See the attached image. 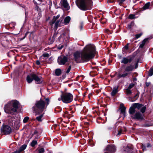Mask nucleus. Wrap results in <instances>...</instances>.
<instances>
[{
    "mask_svg": "<svg viewBox=\"0 0 153 153\" xmlns=\"http://www.w3.org/2000/svg\"><path fill=\"white\" fill-rule=\"evenodd\" d=\"M95 51V48L94 45H88L84 48L81 52L77 51L74 54V60L77 63L88 62L94 58Z\"/></svg>",
    "mask_w": 153,
    "mask_h": 153,
    "instance_id": "f257e3e1",
    "label": "nucleus"
},
{
    "mask_svg": "<svg viewBox=\"0 0 153 153\" xmlns=\"http://www.w3.org/2000/svg\"><path fill=\"white\" fill-rule=\"evenodd\" d=\"M19 103L16 100H12L5 105L4 110L5 113L13 114L16 112L18 108Z\"/></svg>",
    "mask_w": 153,
    "mask_h": 153,
    "instance_id": "f03ea898",
    "label": "nucleus"
},
{
    "mask_svg": "<svg viewBox=\"0 0 153 153\" xmlns=\"http://www.w3.org/2000/svg\"><path fill=\"white\" fill-rule=\"evenodd\" d=\"M76 3L80 9L85 10L91 9L92 1L91 0H76Z\"/></svg>",
    "mask_w": 153,
    "mask_h": 153,
    "instance_id": "7ed1b4c3",
    "label": "nucleus"
},
{
    "mask_svg": "<svg viewBox=\"0 0 153 153\" xmlns=\"http://www.w3.org/2000/svg\"><path fill=\"white\" fill-rule=\"evenodd\" d=\"M46 108L45 103L42 100L36 101L35 103V106L33 108L36 115L42 113Z\"/></svg>",
    "mask_w": 153,
    "mask_h": 153,
    "instance_id": "20e7f679",
    "label": "nucleus"
},
{
    "mask_svg": "<svg viewBox=\"0 0 153 153\" xmlns=\"http://www.w3.org/2000/svg\"><path fill=\"white\" fill-rule=\"evenodd\" d=\"M73 99V95L67 92L62 93L58 100L59 101L62 100L64 103H68L71 102Z\"/></svg>",
    "mask_w": 153,
    "mask_h": 153,
    "instance_id": "39448f33",
    "label": "nucleus"
},
{
    "mask_svg": "<svg viewBox=\"0 0 153 153\" xmlns=\"http://www.w3.org/2000/svg\"><path fill=\"white\" fill-rule=\"evenodd\" d=\"M135 108L130 107L129 112L131 117L132 119L137 120H143V115L139 112H135Z\"/></svg>",
    "mask_w": 153,
    "mask_h": 153,
    "instance_id": "423d86ee",
    "label": "nucleus"
},
{
    "mask_svg": "<svg viewBox=\"0 0 153 153\" xmlns=\"http://www.w3.org/2000/svg\"><path fill=\"white\" fill-rule=\"evenodd\" d=\"M33 79L37 84L41 83L43 81L41 77L38 76L35 74H32L30 75L27 76V81L28 83L31 82Z\"/></svg>",
    "mask_w": 153,
    "mask_h": 153,
    "instance_id": "0eeeda50",
    "label": "nucleus"
},
{
    "mask_svg": "<svg viewBox=\"0 0 153 153\" xmlns=\"http://www.w3.org/2000/svg\"><path fill=\"white\" fill-rule=\"evenodd\" d=\"M59 17L60 15H57L56 17L55 16L53 17V19L49 23L52 27L54 24L55 28H57L60 22L59 20H58Z\"/></svg>",
    "mask_w": 153,
    "mask_h": 153,
    "instance_id": "6e6552de",
    "label": "nucleus"
},
{
    "mask_svg": "<svg viewBox=\"0 0 153 153\" xmlns=\"http://www.w3.org/2000/svg\"><path fill=\"white\" fill-rule=\"evenodd\" d=\"M57 61L59 65H64L68 61V58L65 56L62 55L58 57Z\"/></svg>",
    "mask_w": 153,
    "mask_h": 153,
    "instance_id": "1a4fd4ad",
    "label": "nucleus"
},
{
    "mask_svg": "<svg viewBox=\"0 0 153 153\" xmlns=\"http://www.w3.org/2000/svg\"><path fill=\"white\" fill-rule=\"evenodd\" d=\"M60 6L65 10H68L70 9V6L67 0H61Z\"/></svg>",
    "mask_w": 153,
    "mask_h": 153,
    "instance_id": "9d476101",
    "label": "nucleus"
},
{
    "mask_svg": "<svg viewBox=\"0 0 153 153\" xmlns=\"http://www.w3.org/2000/svg\"><path fill=\"white\" fill-rule=\"evenodd\" d=\"M2 131L5 134H8L11 132L12 130L11 127L7 125H5L3 126L1 129Z\"/></svg>",
    "mask_w": 153,
    "mask_h": 153,
    "instance_id": "9b49d317",
    "label": "nucleus"
},
{
    "mask_svg": "<svg viewBox=\"0 0 153 153\" xmlns=\"http://www.w3.org/2000/svg\"><path fill=\"white\" fill-rule=\"evenodd\" d=\"M106 149L111 153L115 152L116 150L115 147L113 145L108 146L106 148Z\"/></svg>",
    "mask_w": 153,
    "mask_h": 153,
    "instance_id": "f8f14e48",
    "label": "nucleus"
},
{
    "mask_svg": "<svg viewBox=\"0 0 153 153\" xmlns=\"http://www.w3.org/2000/svg\"><path fill=\"white\" fill-rule=\"evenodd\" d=\"M27 146V145H26L24 144L22 145L19 148L17 149L16 151L12 153H20L26 149Z\"/></svg>",
    "mask_w": 153,
    "mask_h": 153,
    "instance_id": "ddd939ff",
    "label": "nucleus"
},
{
    "mask_svg": "<svg viewBox=\"0 0 153 153\" xmlns=\"http://www.w3.org/2000/svg\"><path fill=\"white\" fill-rule=\"evenodd\" d=\"M132 59L129 57H124L123 58L122 60L121 61V62L123 63L124 64H126L128 62L130 63L132 61Z\"/></svg>",
    "mask_w": 153,
    "mask_h": 153,
    "instance_id": "4468645a",
    "label": "nucleus"
},
{
    "mask_svg": "<svg viewBox=\"0 0 153 153\" xmlns=\"http://www.w3.org/2000/svg\"><path fill=\"white\" fill-rule=\"evenodd\" d=\"M113 132L114 133L118 132L117 135H120L122 134V130L119 127H117V126H115L114 127Z\"/></svg>",
    "mask_w": 153,
    "mask_h": 153,
    "instance_id": "2eb2a0df",
    "label": "nucleus"
},
{
    "mask_svg": "<svg viewBox=\"0 0 153 153\" xmlns=\"http://www.w3.org/2000/svg\"><path fill=\"white\" fill-rule=\"evenodd\" d=\"M134 69V67L133 64H131L130 65L127 66L125 69V71L128 72L132 71Z\"/></svg>",
    "mask_w": 153,
    "mask_h": 153,
    "instance_id": "dca6fc26",
    "label": "nucleus"
},
{
    "mask_svg": "<svg viewBox=\"0 0 153 153\" xmlns=\"http://www.w3.org/2000/svg\"><path fill=\"white\" fill-rule=\"evenodd\" d=\"M143 106L142 104H140L139 103H134L132 105V108L135 109L137 108L138 110L140 109Z\"/></svg>",
    "mask_w": 153,
    "mask_h": 153,
    "instance_id": "f3484780",
    "label": "nucleus"
},
{
    "mask_svg": "<svg viewBox=\"0 0 153 153\" xmlns=\"http://www.w3.org/2000/svg\"><path fill=\"white\" fill-rule=\"evenodd\" d=\"M118 87L115 86L113 88V89L111 93V94L112 96H114L118 92Z\"/></svg>",
    "mask_w": 153,
    "mask_h": 153,
    "instance_id": "a211bd4d",
    "label": "nucleus"
},
{
    "mask_svg": "<svg viewBox=\"0 0 153 153\" xmlns=\"http://www.w3.org/2000/svg\"><path fill=\"white\" fill-rule=\"evenodd\" d=\"M128 73L126 72L121 74L120 73H118L117 74V77L118 78H120L121 77H125L128 76Z\"/></svg>",
    "mask_w": 153,
    "mask_h": 153,
    "instance_id": "6ab92c4d",
    "label": "nucleus"
},
{
    "mask_svg": "<svg viewBox=\"0 0 153 153\" xmlns=\"http://www.w3.org/2000/svg\"><path fill=\"white\" fill-rule=\"evenodd\" d=\"M148 40V38L145 39L143 40L141 42V43L139 47L141 48H142L144 47Z\"/></svg>",
    "mask_w": 153,
    "mask_h": 153,
    "instance_id": "aec40b11",
    "label": "nucleus"
},
{
    "mask_svg": "<svg viewBox=\"0 0 153 153\" xmlns=\"http://www.w3.org/2000/svg\"><path fill=\"white\" fill-rule=\"evenodd\" d=\"M120 106H121V112L124 115H125L126 108L123 106V104H121Z\"/></svg>",
    "mask_w": 153,
    "mask_h": 153,
    "instance_id": "412c9836",
    "label": "nucleus"
},
{
    "mask_svg": "<svg viewBox=\"0 0 153 153\" xmlns=\"http://www.w3.org/2000/svg\"><path fill=\"white\" fill-rule=\"evenodd\" d=\"M71 20V18L69 16H67L64 19V23L67 25L70 22Z\"/></svg>",
    "mask_w": 153,
    "mask_h": 153,
    "instance_id": "4be33fe9",
    "label": "nucleus"
},
{
    "mask_svg": "<svg viewBox=\"0 0 153 153\" xmlns=\"http://www.w3.org/2000/svg\"><path fill=\"white\" fill-rule=\"evenodd\" d=\"M44 114V113H42L39 116L37 117L36 118V119L38 121H42V118L43 117Z\"/></svg>",
    "mask_w": 153,
    "mask_h": 153,
    "instance_id": "5701e85b",
    "label": "nucleus"
},
{
    "mask_svg": "<svg viewBox=\"0 0 153 153\" xmlns=\"http://www.w3.org/2000/svg\"><path fill=\"white\" fill-rule=\"evenodd\" d=\"M55 73V74L57 76H59L61 74V70L60 69H56V70Z\"/></svg>",
    "mask_w": 153,
    "mask_h": 153,
    "instance_id": "b1692460",
    "label": "nucleus"
},
{
    "mask_svg": "<svg viewBox=\"0 0 153 153\" xmlns=\"http://www.w3.org/2000/svg\"><path fill=\"white\" fill-rule=\"evenodd\" d=\"M149 5L150 3L149 2L146 3L143 7V10H145L148 9L149 7Z\"/></svg>",
    "mask_w": 153,
    "mask_h": 153,
    "instance_id": "393cba45",
    "label": "nucleus"
},
{
    "mask_svg": "<svg viewBox=\"0 0 153 153\" xmlns=\"http://www.w3.org/2000/svg\"><path fill=\"white\" fill-rule=\"evenodd\" d=\"M37 142L36 140H33L30 143L31 146L32 147H34L37 144Z\"/></svg>",
    "mask_w": 153,
    "mask_h": 153,
    "instance_id": "a878e982",
    "label": "nucleus"
},
{
    "mask_svg": "<svg viewBox=\"0 0 153 153\" xmlns=\"http://www.w3.org/2000/svg\"><path fill=\"white\" fill-rule=\"evenodd\" d=\"M65 36V34H63L62 35H61L60 36L59 38V39L60 41L61 42H62L64 41V40H63V37Z\"/></svg>",
    "mask_w": 153,
    "mask_h": 153,
    "instance_id": "bb28decb",
    "label": "nucleus"
},
{
    "mask_svg": "<svg viewBox=\"0 0 153 153\" xmlns=\"http://www.w3.org/2000/svg\"><path fill=\"white\" fill-rule=\"evenodd\" d=\"M153 75V68H151L149 71V76H152Z\"/></svg>",
    "mask_w": 153,
    "mask_h": 153,
    "instance_id": "cd10ccee",
    "label": "nucleus"
},
{
    "mask_svg": "<svg viewBox=\"0 0 153 153\" xmlns=\"http://www.w3.org/2000/svg\"><path fill=\"white\" fill-rule=\"evenodd\" d=\"M128 18L129 19H133L136 18V17H135V15L132 14L129 15Z\"/></svg>",
    "mask_w": 153,
    "mask_h": 153,
    "instance_id": "c85d7f7f",
    "label": "nucleus"
},
{
    "mask_svg": "<svg viewBox=\"0 0 153 153\" xmlns=\"http://www.w3.org/2000/svg\"><path fill=\"white\" fill-rule=\"evenodd\" d=\"M126 93L127 95H129L131 94L132 92L130 89L127 88L126 89Z\"/></svg>",
    "mask_w": 153,
    "mask_h": 153,
    "instance_id": "c756f323",
    "label": "nucleus"
},
{
    "mask_svg": "<svg viewBox=\"0 0 153 153\" xmlns=\"http://www.w3.org/2000/svg\"><path fill=\"white\" fill-rule=\"evenodd\" d=\"M146 109V107L145 106H143L140 108V111L142 113H144Z\"/></svg>",
    "mask_w": 153,
    "mask_h": 153,
    "instance_id": "7c9ffc66",
    "label": "nucleus"
},
{
    "mask_svg": "<svg viewBox=\"0 0 153 153\" xmlns=\"http://www.w3.org/2000/svg\"><path fill=\"white\" fill-rule=\"evenodd\" d=\"M29 119V118L28 117H25L23 120V122L24 123H27Z\"/></svg>",
    "mask_w": 153,
    "mask_h": 153,
    "instance_id": "2f4dec72",
    "label": "nucleus"
},
{
    "mask_svg": "<svg viewBox=\"0 0 153 153\" xmlns=\"http://www.w3.org/2000/svg\"><path fill=\"white\" fill-rule=\"evenodd\" d=\"M142 35V33H140L139 34H137L135 35V37L136 39H137L138 38L140 37L141 35Z\"/></svg>",
    "mask_w": 153,
    "mask_h": 153,
    "instance_id": "473e14b6",
    "label": "nucleus"
},
{
    "mask_svg": "<svg viewBox=\"0 0 153 153\" xmlns=\"http://www.w3.org/2000/svg\"><path fill=\"white\" fill-rule=\"evenodd\" d=\"M134 86V84L133 83L129 85L128 88L131 89Z\"/></svg>",
    "mask_w": 153,
    "mask_h": 153,
    "instance_id": "72a5a7b5",
    "label": "nucleus"
},
{
    "mask_svg": "<svg viewBox=\"0 0 153 153\" xmlns=\"http://www.w3.org/2000/svg\"><path fill=\"white\" fill-rule=\"evenodd\" d=\"M44 149L43 148H41L39 150V153H43L44 151Z\"/></svg>",
    "mask_w": 153,
    "mask_h": 153,
    "instance_id": "f704fd0d",
    "label": "nucleus"
},
{
    "mask_svg": "<svg viewBox=\"0 0 153 153\" xmlns=\"http://www.w3.org/2000/svg\"><path fill=\"white\" fill-rule=\"evenodd\" d=\"M71 66H70L68 68L66 71V72L67 73H69V72L71 70Z\"/></svg>",
    "mask_w": 153,
    "mask_h": 153,
    "instance_id": "c9c22d12",
    "label": "nucleus"
},
{
    "mask_svg": "<svg viewBox=\"0 0 153 153\" xmlns=\"http://www.w3.org/2000/svg\"><path fill=\"white\" fill-rule=\"evenodd\" d=\"M45 100L46 102L47 105L49 104V100L48 98H46L45 99Z\"/></svg>",
    "mask_w": 153,
    "mask_h": 153,
    "instance_id": "e433bc0d",
    "label": "nucleus"
},
{
    "mask_svg": "<svg viewBox=\"0 0 153 153\" xmlns=\"http://www.w3.org/2000/svg\"><path fill=\"white\" fill-rule=\"evenodd\" d=\"M43 56L44 57H48L49 56V55L48 53H44L43 54Z\"/></svg>",
    "mask_w": 153,
    "mask_h": 153,
    "instance_id": "4c0bfd02",
    "label": "nucleus"
},
{
    "mask_svg": "<svg viewBox=\"0 0 153 153\" xmlns=\"http://www.w3.org/2000/svg\"><path fill=\"white\" fill-rule=\"evenodd\" d=\"M128 44H127L126 45H125L124 47V48L126 49V50H127L128 49Z\"/></svg>",
    "mask_w": 153,
    "mask_h": 153,
    "instance_id": "58836bf2",
    "label": "nucleus"
},
{
    "mask_svg": "<svg viewBox=\"0 0 153 153\" xmlns=\"http://www.w3.org/2000/svg\"><path fill=\"white\" fill-rule=\"evenodd\" d=\"M134 64L135 65V67L134 68L136 69L137 68L138 65V62H137L135 63Z\"/></svg>",
    "mask_w": 153,
    "mask_h": 153,
    "instance_id": "ea45409f",
    "label": "nucleus"
},
{
    "mask_svg": "<svg viewBox=\"0 0 153 153\" xmlns=\"http://www.w3.org/2000/svg\"><path fill=\"white\" fill-rule=\"evenodd\" d=\"M107 1L108 3H111L114 2V1L113 0H108Z\"/></svg>",
    "mask_w": 153,
    "mask_h": 153,
    "instance_id": "a19ab883",
    "label": "nucleus"
},
{
    "mask_svg": "<svg viewBox=\"0 0 153 153\" xmlns=\"http://www.w3.org/2000/svg\"><path fill=\"white\" fill-rule=\"evenodd\" d=\"M134 25V22H131L129 25V28H131V26Z\"/></svg>",
    "mask_w": 153,
    "mask_h": 153,
    "instance_id": "79ce46f5",
    "label": "nucleus"
},
{
    "mask_svg": "<svg viewBox=\"0 0 153 153\" xmlns=\"http://www.w3.org/2000/svg\"><path fill=\"white\" fill-rule=\"evenodd\" d=\"M63 48V45H61V46L60 47H58V48L59 50H60V49H62Z\"/></svg>",
    "mask_w": 153,
    "mask_h": 153,
    "instance_id": "37998d69",
    "label": "nucleus"
},
{
    "mask_svg": "<svg viewBox=\"0 0 153 153\" xmlns=\"http://www.w3.org/2000/svg\"><path fill=\"white\" fill-rule=\"evenodd\" d=\"M36 64L37 65H39L40 64V62L39 61L37 60L36 61Z\"/></svg>",
    "mask_w": 153,
    "mask_h": 153,
    "instance_id": "c03bdc74",
    "label": "nucleus"
},
{
    "mask_svg": "<svg viewBox=\"0 0 153 153\" xmlns=\"http://www.w3.org/2000/svg\"><path fill=\"white\" fill-rule=\"evenodd\" d=\"M150 84V83L147 82L146 83V85L147 86H148Z\"/></svg>",
    "mask_w": 153,
    "mask_h": 153,
    "instance_id": "a18cd8bd",
    "label": "nucleus"
},
{
    "mask_svg": "<svg viewBox=\"0 0 153 153\" xmlns=\"http://www.w3.org/2000/svg\"><path fill=\"white\" fill-rule=\"evenodd\" d=\"M120 3H122L123 2H124L126 0H120Z\"/></svg>",
    "mask_w": 153,
    "mask_h": 153,
    "instance_id": "49530a36",
    "label": "nucleus"
},
{
    "mask_svg": "<svg viewBox=\"0 0 153 153\" xmlns=\"http://www.w3.org/2000/svg\"><path fill=\"white\" fill-rule=\"evenodd\" d=\"M27 33H28V32H27L26 33L25 36L23 38V39H24V38L26 37V35H27Z\"/></svg>",
    "mask_w": 153,
    "mask_h": 153,
    "instance_id": "de8ad7c7",
    "label": "nucleus"
},
{
    "mask_svg": "<svg viewBox=\"0 0 153 153\" xmlns=\"http://www.w3.org/2000/svg\"><path fill=\"white\" fill-rule=\"evenodd\" d=\"M150 145L149 144H148L147 145V147H150Z\"/></svg>",
    "mask_w": 153,
    "mask_h": 153,
    "instance_id": "09e8293b",
    "label": "nucleus"
},
{
    "mask_svg": "<svg viewBox=\"0 0 153 153\" xmlns=\"http://www.w3.org/2000/svg\"><path fill=\"white\" fill-rule=\"evenodd\" d=\"M33 2H34V3L36 4H37V3H36V1H34V0H33Z\"/></svg>",
    "mask_w": 153,
    "mask_h": 153,
    "instance_id": "8fccbe9b",
    "label": "nucleus"
},
{
    "mask_svg": "<svg viewBox=\"0 0 153 153\" xmlns=\"http://www.w3.org/2000/svg\"><path fill=\"white\" fill-rule=\"evenodd\" d=\"M39 138L38 136H37V137H36L35 138V139H37Z\"/></svg>",
    "mask_w": 153,
    "mask_h": 153,
    "instance_id": "3c124183",
    "label": "nucleus"
},
{
    "mask_svg": "<svg viewBox=\"0 0 153 153\" xmlns=\"http://www.w3.org/2000/svg\"><path fill=\"white\" fill-rule=\"evenodd\" d=\"M101 23L103 24H104L105 23V22H101Z\"/></svg>",
    "mask_w": 153,
    "mask_h": 153,
    "instance_id": "603ef678",
    "label": "nucleus"
},
{
    "mask_svg": "<svg viewBox=\"0 0 153 153\" xmlns=\"http://www.w3.org/2000/svg\"><path fill=\"white\" fill-rule=\"evenodd\" d=\"M82 26H81V29H82Z\"/></svg>",
    "mask_w": 153,
    "mask_h": 153,
    "instance_id": "864d4df0",
    "label": "nucleus"
},
{
    "mask_svg": "<svg viewBox=\"0 0 153 153\" xmlns=\"http://www.w3.org/2000/svg\"><path fill=\"white\" fill-rule=\"evenodd\" d=\"M108 129H111V128H108Z\"/></svg>",
    "mask_w": 153,
    "mask_h": 153,
    "instance_id": "5fc2aeb1",
    "label": "nucleus"
},
{
    "mask_svg": "<svg viewBox=\"0 0 153 153\" xmlns=\"http://www.w3.org/2000/svg\"><path fill=\"white\" fill-rule=\"evenodd\" d=\"M39 1H41V0H38Z\"/></svg>",
    "mask_w": 153,
    "mask_h": 153,
    "instance_id": "6e6d98bb",
    "label": "nucleus"
},
{
    "mask_svg": "<svg viewBox=\"0 0 153 153\" xmlns=\"http://www.w3.org/2000/svg\"><path fill=\"white\" fill-rule=\"evenodd\" d=\"M1 123V122L0 121V124Z\"/></svg>",
    "mask_w": 153,
    "mask_h": 153,
    "instance_id": "4d7b16f0",
    "label": "nucleus"
}]
</instances>
